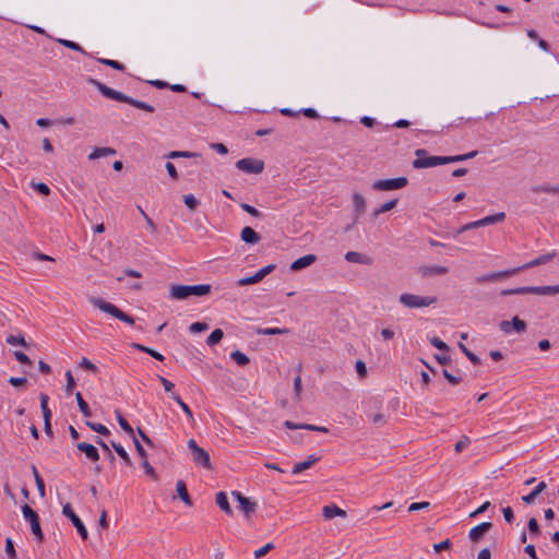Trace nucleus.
I'll use <instances>...</instances> for the list:
<instances>
[{
  "instance_id": "obj_1",
  "label": "nucleus",
  "mask_w": 559,
  "mask_h": 559,
  "mask_svg": "<svg viewBox=\"0 0 559 559\" xmlns=\"http://www.w3.org/2000/svg\"><path fill=\"white\" fill-rule=\"evenodd\" d=\"M88 82L92 85H94L107 98L129 104V105H131L138 109L144 110L146 112H154V110H155V108L152 105H150L145 102H142V100L134 99L130 96H127L123 93L118 92L95 79H90Z\"/></svg>"
},
{
  "instance_id": "obj_2",
  "label": "nucleus",
  "mask_w": 559,
  "mask_h": 559,
  "mask_svg": "<svg viewBox=\"0 0 559 559\" xmlns=\"http://www.w3.org/2000/svg\"><path fill=\"white\" fill-rule=\"evenodd\" d=\"M212 286L210 284L200 285H174L170 288V297L174 299L182 300L190 296H206L211 293Z\"/></svg>"
},
{
  "instance_id": "obj_3",
  "label": "nucleus",
  "mask_w": 559,
  "mask_h": 559,
  "mask_svg": "<svg viewBox=\"0 0 559 559\" xmlns=\"http://www.w3.org/2000/svg\"><path fill=\"white\" fill-rule=\"evenodd\" d=\"M90 302L97 309H99L100 311L105 312V313H108L110 316H112L114 318L127 323V324H130V325H133L134 324V319L129 316L128 313L123 312L122 310H120L117 306H115L114 304L111 302H108L99 297H91L90 298Z\"/></svg>"
},
{
  "instance_id": "obj_4",
  "label": "nucleus",
  "mask_w": 559,
  "mask_h": 559,
  "mask_svg": "<svg viewBox=\"0 0 559 559\" xmlns=\"http://www.w3.org/2000/svg\"><path fill=\"white\" fill-rule=\"evenodd\" d=\"M438 301L436 296H418L404 293L400 296V302L409 309L424 308L435 305Z\"/></svg>"
},
{
  "instance_id": "obj_5",
  "label": "nucleus",
  "mask_w": 559,
  "mask_h": 559,
  "mask_svg": "<svg viewBox=\"0 0 559 559\" xmlns=\"http://www.w3.org/2000/svg\"><path fill=\"white\" fill-rule=\"evenodd\" d=\"M415 155L416 159L413 162V167L416 169L444 165V156H429L424 148L416 150Z\"/></svg>"
},
{
  "instance_id": "obj_6",
  "label": "nucleus",
  "mask_w": 559,
  "mask_h": 559,
  "mask_svg": "<svg viewBox=\"0 0 559 559\" xmlns=\"http://www.w3.org/2000/svg\"><path fill=\"white\" fill-rule=\"evenodd\" d=\"M188 448L191 450L192 460L195 465L202 466L206 469L213 468L209 452L199 447L194 439H190L188 441Z\"/></svg>"
},
{
  "instance_id": "obj_7",
  "label": "nucleus",
  "mask_w": 559,
  "mask_h": 559,
  "mask_svg": "<svg viewBox=\"0 0 559 559\" xmlns=\"http://www.w3.org/2000/svg\"><path fill=\"white\" fill-rule=\"evenodd\" d=\"M22 513H23V516L27 521H29L32 533L35 535L36 539L39 543H41L44 540V534L40 528L38 514L28 504H24L22 507Z\"/></svg>"
},
{
  "instance_id": "obj_8",
  "label": "nucleus",
  "mask_w": 559,
  "mask_h": 559,
  "mask_svg": "<svg viewBox=\"0 0 559 559\" xmlns=\"http://www.w3.org/2000/svg\"><path fill=\"white\" fill-rule=\"evenodd\" d=\"M406 177H397L393 179H382L373 182L372 188L378 191H389L402 189L407 185Z\"/></svg>"
},
{
  "instance_id": "obj_9",
  "label": "nucleus",
  "mask_w": 559,
  "mask_h": 559,
  "mask_svg": "<svg viewBox=\"0 0 559 559\" xmlns=\"http://www.w3.org/2000/svg\"><path fill=\"white\" fill-rule=\"evenodd\" d=\"M236 167L248 174H261L264 169V162L257 158H242L236 163Z\"/></svg>"
},
{
  "instance_id": "obj_10",
  "label": "nucleus",
  "mask_w": 559,
  "mask_h": 559,
  "mask_svg": "<svg viewBox=\"0 0 559 559\" xmlns=\"http://www.w3.org/2000/svg\"><path fill=\"white\" fill-rule=\"evenodd\" d=\"M62 514L70 519L72 524L75 526L78 533L82 537V539H87L88 533L84 525V523L81 521V519L74 513L72 507L70 503H66L62 508Z\"/></svg>"
},
{
  "instance_id": "obj_11",
  "label": "nucleus",
  "mask_w": 559,
  "mask_h": 559,
  "mask_svg": "<svg viewBox=\"0 0 559 559\" xmlns=\"http://www.w3.org/2000/svg\"><path fill=\"white\" fill-rule=\"evenodd\" d=\"M518 273H519V269H509V270L492 272V273L477 276L475 278V282L477 284H484L487 282H493V281L500 280V278L509 277V276L515 275Z\"/></svg>"
},
{
  "instance_id": "obj_12",
  "label": "nucleus",
  "mask_w": 559,
  "mask_h": 559,
  "mask_svg": "<svg viewBox=\"0 0 559 559\" xmlns=\"http://www.w3.org/2000/svg\"><path fill=\"white\" fill-rule=\"evenodd\" d=\"M275 269L274 264H269L259 270L252 276L243 277L238 281L239 286L253 285L261 282L266 275H269Z\"/></svg>"
},
{
  "instance_id": "obj_13",
  "label": "nucleus",
  "mask_w": 559,
  "mask_h": 559,
  "mask_svg": "<svg viewBox=\"0 0 559 559\" xmlns=\"http://www.w3.org/2000/svg\"><path fill=\"white\" fill-rule=\"evenodd\" d=\"M491 527H492L491 522H483L469 531L468 537L472 542L477 543L483 538V536L487 532H489L491 530Z\"/></svg>"
},
{
  "instance_id": "obj_14",
  "label": "nucleus",
  "mask_w": 559,
  "mask_h": 559,
  "mask_svg": "<svg viewBox=\"0 0 559 559\" xmlns=\"http://www.w3.org/2000/svg\"><path fill=\"white\" fill-rule=\"evenodd\" d=\"M555 257H556V251H552V252H549L546 254H542V255L537 257L536 259L523 264L522 266H519L518 267L519 272L521 270H526V269L535 267V266H538L542 264H546V263L550 262Z\"/></svg>"
},
{
  "instance_id": "obj_15",
  "label": "nucleus",
  "mask_w": 559,
  "mask_h": 559,
  "mask_svg": "<svg viewBox=\"0 0 559 559\" xmlns=\"http://www.w3.org/2000/svg\"><path fill=\"white\" fill-rule=\"evenodd\" d=\"M316 260H317V257L314 254H312V253L306 254V255L295 260L290 264V270L294 272L300 271V270L313 264L316 262Z\"/></svg>"
},
{
  "instance_id": "obj_16",
  "label": "nucleus",
  "mask_w": 559,
  "mask_h": 559,
  "mask_svg": "<svg viewBox=\"0 0 559 559\" xmlns=\"http://www.w3.org/2000/svg\"><path fill=\"white\" fill-rule=\"evenodd\" d=\"M76 448L85 454V456L92 461L97 462L99 460V453L93 444L86 442H80L76 444Z\"/></svg>"
},
{
  "instance_id": "obj_17",
  "label": "nucleus",
  "mask_w": 559,
  "mask_h": 559,
  "mask_svg": "<svg viewBox=\"0 0 559 559\" xmlns=\"http://www.w3.org/2000/svg\"><path fill=\"white\" fill-rule=\"evenodd\" d=\"M284 426L287 428V429H306V430H311V431H320V432H328L329 429L326 427H323V426H316V425H311V424H295L290 420H286L284 423Z\"/></svg>"
},
{
  "instance_id": "obj_18",
  "label": "nucleus",
  "mask_w": 559,
  "mask_h": 559,
  "mask_svg": "<svg viewBox=\"0 0 559 559\" xmlns=\"http://www.w3.org/2000/svg\"><path fill=\"white\" fill-rule=\"evenodd\" d=\"M240 238L242 241L250 245H255L261 240V236L249 226L242 228Z\"/></svg>"
},
{
  "instance_id": "obj_19",
  "label": "nucleus",
  "mask_w": 559,
  "mask_h": 559,
  "mask_svg": "<svg viewBox=\"0 0 559 559\" xmlns=\"http://www.w3.org/2000/svg\"><path fill=\"white\" fill-rule=\"evenodd\" d=\"M353 204H354V212H355V218H358L366 212L367 203L366 199L362 194L355 192L353 194Z\"/></svg>"
},
{
  "instance_id": "obj_20",
  "label": "nucleus",
  "mask_w": 559,
  "mask_h": 559,
  "mask_svg": "<svg viewBox=\"0 0 559 559\" xmlns=\"http://www.w3.org/2000/svg\"><path fill=\"white\" fill-rule=\"evenodd\" d=\"M322 514L325 520H332L335 516L345 518L346 511L337 507L336 504L324 506L322 509Z\"/></svg>"
},
{
  "instance_id": "obj_21",
  "label": "nucleus",
  "mask_w": 559,
  "mask_h": 559,
  "mask_svg": "<svg viewBox=\"0 0 559 559\" xmlns=\"http://www.w3.org/2000/svg\"><path fill=\"white\" fill-rule=\"evenodd\" d=\"M320 459L313 454L308 456L305 462L296 463L293 467V474H299L310 467H312Z\"/></svg>"
},
{
  "instance_id": "obj_22",
  "label": "nucleus",
  "mask_w": 559,
  "mask_h": 559,
  "mask_svg": "<svg viewBox=\"0 0 559 559\" xmlns=\"http://www.w3.org/2000/svg\"><path fill=\"white\" fill-rule=\"evenodd\" d=\"M448 272L449 267L443 265H428L421 269L423 276L444 275Z\"/></svg>"
},
{
  "instance_id": "obj_23",
  "label": "nucleus",
  "mask_w": 559,
  "mask_h": 559,
  "mask_svg": "<svg viewBox=\"0 0 559 559\" xmlns=\"http://www.w3.org/2000/svg\"><path fill=\"white\" fill-rule=\"evenodd\" d=\"M547 485L545 481H540L528 495L522 497V501L526 504H532L538 495H540Z\"/></svg>"
},
{
  "instance_id": "obj_24",
  "label": "nucleus",
  "mask_w": 559,
  "mask_h": 559,
  "mask_svg": "<svg viewBox=\"0 0 559 559\" xmlns=\"http://www.w3.org/2000/svg\"><path fill=\"white\" fill-rule=\"evenodd\" d=\"M176 491L179 496V498L187 504V506H192V500H191V497L187 490V486H186V483L183 480H178L176 483Z\"/></svg>"
},
{
  "instance_id": "obj_25",
  "label": "nucleus",
  "mask_w": 559,
  "mask_h": 559,
  "mask_svg": "<svg viewBox=\"0 0 559 559\" xmlns=\"http://www.w3.org/2000/svg\"><path fill=\"white\" fill-rule=\"evenodd\" d=\"M345 259H346V261L352 262V263H362V264L371 263V259L369 257L364 255L356 251H348L345 254Z\"/></svg>"
},
{
  "instance_id": "obj_26",
  "label": "nucleus",
  "mask_w": 559,
  "mask_h": 559,
  "mask_svg": "<svg viewBox=\"0 0 559 559\" xmlns=\"http://www.w3.org/2000/svg\"><path fill=\"white\" fill-rule=\"evenodd\" d=\"M536 286H523L512 289H503L501 290L502 296H510V295H526V294H535L536 293Z\"/></svg>"
},
{
  "instance_id": "obj_27",
  "label": "nucleus",
  "mask_w": 559,
  "mask_h": 559,
  "mask_svg": "<svg viewBox=\"0 0 559 559\" xmlns=\"http://www.w3.org/2000/svg\"><path fill=\"white\" fill-rule=\"evenodd\" d=\"M239 509L245 513L246 518H250V515L257 510V503L246 497L240 500Z\"/></svg>"
},
{
  "instance_id": "obj_28",
  "label": "nucleus",
  "mask_w": 559,
  "mask_h": 559,
  "mask_svg": "<svg viewBox=\"0 0 559 559\" xmlns=\"http://www.w3.org/2000/svg\"><path fill=\"white\" fill-rule=\"evenodd\" d=\"M216 503L226 514H233V510L228 502L227 495L224 491H219L216 495Z\"/></svg>"
},
{
  "instance_id": "obj_29",
  "label": "nucleus",
  "mask_w": 559,
  "mask_h": 559,
  "mask_svg": "<svg viewBox=\"0 0 559 559\" xmlns=\"http://www.w3.org/2000/svg\"><path fill=\"white\" fill-rule=\"evenodd\" d=\"M532 191L535 193L559 194V185H537L532 187Z\"/></svg>"
},
{
  "instance_id": "obj_30",
  "label": "nucleus",
  "mask_w": 559,
  "mask_h": 559,
  "mask_svg": "<svg viewBox=\"0 0 559 559\" xmlns=\"http://www.w3.org/2000/svg\"><path fill=\"white\" fill-rule=\"evenodd\" d=\"M115 154H116V150H114L111 147H97L88 155V158L97 159L100 157H106V156H110V155H115Z\"/></svg>"
},
{
  "instance_id": "obj_31",
  "label": "nucleus",
  "mask_w": 559,
  "mask_h": 559,
  "mask_svg": "<svg viewBox=\"0 0 559 559\" xmlns=\"http://www.w3.org/2000/svg\"><path fill=\"white\" fill-rule=\"evenodd\" d=\"M506 218V214L503 212H500V213H496L493 215H489V216H486L481 219H479L480 222V226H487V225H491V224H497V223H501L503 222Z\"/></svg>"
},
{
  "instance_id": "obj_32",
  "label": "nucleus",
  "mask_w": 559,
  "mask_h": 559,
  "mask_svg": "<svg viewBox=\"0 0 559 559\" xmlns=\"http://www.w3.org/2000/svg\"><path fill=\"white\" fill-rule=\"evenodd\" d=\"M131 346L140 352H143V353H146L148 355H151L153 358L159 360V361H163L165 359V357L159 354L158 352L150 348V347H146L142 344H139V343H132Z\"/></svg>"
},
{
  "instance_id": "obj_33",
  "label": "nucleus",
  "mask_w": 559,
  "mask_h": 559,
  "mask_svg": "<svg viewBox=\"0 0 559 559\" xmlns=\"http://www.w3.org/2000/svg\"><path fill=\"white\" fill-rule=\"evenodd\" d=\"M397 199H392L383 204H381L378 209H374L372 215L374 218H377L380 214L389 212L393 210L397 204Z\"/></svg>"
},
{
  "instance_id": "obj_34",
  "label": "nucleus",
  "mask_w": 559,
  "mask_h": 559,
  "mask_svg": "<svg viewBox=\"0 0 559 559\" xmlns=\"http://www.w3.org/2000/svg\"><path fill=\"white\" fill-rule=\"evenodd\" d=\"M111 447L128 466H132L131 457L121 444L111 441Z\"/></svg>"
},
{
  "instance_id": "obj_35",
  "label": "nucleus",
  "mask_w": 559,
  "mask_h": 559,
  "mask_svg": "<svg viewBox=\"0 0 559 559\" xmlns=\"http://www.w3.org/2000/svg\"><path fill=\"white\" fill-rule=\"evenodd\" d=\"M75 399L78 402V406H79L81 413L83 414V416L91 417L92 416L91 408H90L88 404L84 401V399L82 397V394L80 392H78L75 394Z\"/></svg>"
},
{
  "instance_id": "obj_36",
  "label": "nucleus",
  "mask_w": 559,
  "mask_h": 559,
  "mask_svg": "<svg viewBox=\"0 0 559 559\" xmlns=\"http://www.w3.org/2000/svg\"><path fill=\"white\" fill-rule=\"evenodd\" d=\"M224 337V332L222 329H215L207 337L206 344L209 346H214L218 344Z\"/></svg>"
},
{
  "instance_id": "obj_37",
  "label": "nucleus",
  "mask_w": 559,
  "mask_h": 559,
  "mask_svg": "<svg viewBox=\"0 0 559 559\" xmlns=\"http://www.w3.org/2000/svg\"><path fill=\"white\" fill-rule=\"evenodd\" d=\"M49 397L47 394H40V408L43 412L44 420L51 419V411L48 407Z\"/></svg>"
},
{
  "instance_id": "obj_38",
  "label": "nucleus",
  "mask_w": 559,
  "mask_h": 559,
  "mask_svg": "<svg viewBox=\"0 0 559 559\" xmlns=\"http://www.w3.org/2000/svg\"><path fill=\"white\" fill-rule=\"evenodd\" d=\"M230 357L239 366H246L250 362L249 357L240 350L233 352Z\"/></svg>"
},
{
  "instance_id": "obj_39",
  "label": "nucleus",
  "mask_w": 559,
  "mask_h": 559,
  "mask_svg": "<svg viewBox=\"0 0 559 559\" xmlns=\"http://www.w3.org/2000/svg\"><path fill=\"white\" fill-rule=\"evenodd\" d=\"M116 415H117V420H118L121 429L124 432H127L131 438L134 437V430L130 426V424L127 421V419L119 412H116Z\"/></svg>"
},
{
  "instance_id": "obj_40",
  "label": "nucleus",
  "mask_w": 559,
  "mask_h": 559,
  "mask_svg": "<svg viewBox=\"0 0 559 559\" xmlns=\"http://www.w3.org/2000/svg\"><path fill=\"white\" fill-rule=\"evenodd\" d=\"M259 335H278V334H287L289 333L288 329H278V328H264L259 329L257 331Z\"/></svg>"
},
{
  "instance_id": "obj_41",
  "label": "nucleus",
  "mask_w": 559,
  "mask_h": 559,
  "mask_svg": "<svg viewBox=\"0 0 559 559\" xmlns=\"http://www.w3.org/2000/svg\"><path fill=\"white\" fill-rule=\"evenodd\" d=\"M536 293L537 295H555L559 294V285L554 286H536Z\"/></svg>"
},
{
  "instance_id": "obj_42",
  "label": "nucleus",
  "mask_w": 559,
  "mask_h": 559,
  "mask_svg": "<svg viewBox=\"0 0 559 559\" xmlns=\"http://www.w3.org/2000/svg\"><path fill=\"white\" fill-rule=\"evenodd\" d=\"M171 397L174 399V401L180 406V408L187 414V416L189 417L190 420H193V415H192V412L190 409V407L188 406V404H186L181 397L176 394V393H173Z\"/></svg>"
},
{
  "instance_id": "obj_43",
  "label": "nucleus",
  "mask_w": 559,
  "mask_h": 559,
  "mask_svg": "<svg viewBox=\"0 0 559 559\" xmlns=\"http://www.w3.org/2000/svg\"><path fill=\"white\" fill-rule=\"evenodd\" d=\"M85 424L92 430H94L95 432H98L99 435L108 436L110 433L109 429L103 424H96V423H92V421H86Z\"/></svg>"
},
{
  "instance_id": "obj_44",
  "label": "nucleus",
  "mask_w": 559,
  "mask_h": 559,
  "mask_svg": "<svg viewBox=\"0 0 559 559\" xmlns=\"http://www.w3.org/2000/svg\"><path fill=\"white\" fill-rule=\"evenodd\" d=\"M97 61L99 63H103L105 66H108V67L119 70V71H123L126 69V67L122 63H120L116 60L98 58Z\"/></svg>"
},
{
  "instance_id": "obj_45",
  "label": "nucleus",
  "mask_w": 559,
  "mask_h": 559,
  "mask_svg": "<svg viewBox=\"0 0 559 559\" xmlns=\"http://www.w3.org/2000/svg\"><path fill=\"white\" fill-rule=\"evenodd\" d=\"M79 366L85 370L93 372V373L98 372V367L95 364H93L90 359H87L86 357H83L81 359V361L79 362Z\"/></svg>"
},
{
  "instance_id": "obj_46",
  "label": "nucleus",
  "mask_w": 559,
  "mask_h": 559,
  "mask_svg": "<svg viewBox=\"0 0 559 559\" xmlns=\"http://www.w3.org/2000/svg\"><path fill=\"white\" fill-rule=\"evenodd\" d=\"M471 444V439L467 436H462L461 439L455 443L454 450L456 453H461Z\"/></svg>"
},
{
  "instance_id": "obj_47",
  "label": "nucleus",
  "mask_w": 559,
  "mask_h": 559,
  "mask_svg": "<svg viewBox=\"0 0 559 559\" xmlns=\"http://www.w3.org/2000/svg\"><path fill=\"white\" fill-rule=\"evenodd\" d=\"M514 329L516 332L522 333L526 330V323L519 317H514L511 320V330Z\"/></svg>"
},
{
  "instance_id": "obj_48",
  "label": "nucleus",
  "mask_w": 559,
  "mask_h": 559,
  "mask_svg": "<svg viewBox=\"0 0 559 559\" xmlns=\"http://www.w3.org/2000/svg\"><path fill=\"white\" fill-rule=\"evenodd\" d=\"M460 348L465 354V356L471 360L472 364H474V365L480 364V359L478 358V356H476L474 353H472L464 344L460 343Z\"/></svg>"
},
{
  "instance_id": "obj_49",
  "label": "nucleus",
  "mask_w": 559,
  "mask_h": 559,
  "mask_svg": "<svg viewBox=\"0 0 559 559\" xmlns=\"http://www.w3.org/2000/svg\"><path fill=\"white\" fill-rule=\"evenodd\" d=\"M275 548L273 543H267L263 547L259 548L254 551V558L259 559L269 554L271 550Z\"/></svg>"
},
{
  "instance_id": "obj_50",
  "label": "nucleus",
  "mask_w": 559,
  "mask_h": 559,
  "mask_svg": "<svg viewBox=\"0 0 559 559\" xmlns=\"http://www.w3.org/2000/svg\"><path fill=\"white\" fill-rule=\"evenodd\" d=\"M183 202L190 211H194L199 205V201L192 194L185 195Z\"/></svg>"
},
{
  "instance_id": "obj_51",
  "label": "nucleus",
  "mask_w": 559,
  "mask_h": 559,
  "mask_svg": "<svg viewBox=\"0 0 559 559\" xmlns=\"http://www.w3.org/2000/svg\"><path fill=\"white\" fill-rule=\"evenodd\" d=\"M142 466L145 471V474L148 475L153 480H157L158 476L154 469V467L148 463V461L145 459L142 462Z\"/></svg>"
},
{
  "instance_id": "obj_52",
  "label": "nucleus",
  "mask_w": 559,
  "mask_h": 559,
  "mask_svg": "<svg viewBox=\"0 0 559 559\" xmlns=\"http://www.w3.org/2000/svg\"><path fill=\"white\" fill-rule=\"evenodd\" d=\"M209 329V324L205 322H194L189 326L191 333H201Z\"/></svg>"
},
{
  "instance_id": "obj_53",
  "label": "nucleus",
  "mask_w": 559,
  "mask_h": 559,
  "mask_svg": "<svg viewBox=\"0 0 559 559\" xmlns=\"http://www.w3.org/2000/svg\"><path fill=\"white\" fill-rule=\"evenodd\" d=\"M32 187L43 195L50 194V188L44 182H32Z\"/></svg>"
},
{
  "instance_id": "obj_54",
  "label": "nucleus",
  "mask_w": 559,
  "mask_h": 559,
  "mask_svg": "<svg viewBox=\"0 0 559 559\" xmlns=\"http://www.w3.org/2000/svg\"><path fill=\"white\" fill-rule=\"evenodd\" d=\"M7 343L10 344V345H23V346H27L26 345V342H25V338L20 335V336H15V335H9L7 337Z\"/></svg>"
},
{
  "instance_id": "obj_55",
  "label": "nucleus",
  "mask_w": 559,
  "mask_h": 559,
  "mask_svg": "<svg viewBox=\"0 0 559 559\" xmlns=\"http://www.w3.org/2000/svg\"><path fill=\"white\" fill-rule=\"evenodd\" d=\"M5 552L10 557V559H16V551L14 549V545L11 538L5 539Z\"/></svg>"
},
{
  "instance_id": "obj_56",
  "label": "nucleus",
  "mask_w": 559,
  "mask_h": 559,
  "mask_svg": "<svg viewBox=\"0 0 559 559\" xmlns=\"http://www.w3.org/2000/svg\"><path fill=\"white\" fill-rule=\"evenodd\" d=\"M66 378H67V385H66V391L68 394L72 393L74 386H75V382H74V378L72 376V372L70 370H68L66 372Z\"/></svg>"
},
{
  "instance_id": "obj_57",
  "label": "nucleus",
  "mask_w": 559,
  "mask_h": 559,
  "mask_svg": "<svg viewBox=\"0 0 559 559\" xmlns=\"http://www.w3.org/2000/svg\"><path fill=\"white\" fill-rule=\"evenodd\" d=\"M430 344L440 350H445V352L449 350V346L443 341H441L439 337H436V336L431 337Z\"/></svg>"
},
{
  "instance_id": "obj_58",
  "label": "nucleus",
  "mask_w": 559,
  "mask_h": 559,
  "mask_svg": "<svg viewBox=\"0 0 559 559\" xmlns=\"http://www.w3.org/2000/svg\"><path fill=\"white\" fill-rule=\"evenodd\" d=\"M240 206H241V209L243 211H246L247 213H249L250 215H252L254 217H261L262 216V213L259 210H257L254 206L250 205V204L242 203Z\"/></svg>"
},
{
  "instance_id": "obj_59",
  "label": "nucleus",
  "mask_w": 559,
  "mask_h": 559,
  "mask_svg": "<svg viewBox=\"0 0 559 559\" xmlns=\"http://www.w3.org/2000/svg\"><path fill=\"white\" fill-rule=\"evenodd\" d=\"M132 440H133V443H134V448L139 454V456L143 460L146 459L147 454H146V451L144 450V448L142 447V444L140 443V441L134 437H132Z\"/></svg>"
},
{
  "instance_id": "obj_60",
  "label": "nucleus",
  "mask_w": 559,
  "mask_h": 559,
  "mask_svg": "<svg viewBox=\"0 0 559 559\" xmlns=\"http://www.w3.org/2000/svg\"><path fill=\"white\" fill-rule=\"evenodd\" d=\"M355 366H356V371H357L358 376L360 378H366V376H367L366 364L362 360L359 359V360L356 361Z\"/></svg>"
},
{
  "instance_id": "obj_61",
  "label": "nucleus",
  "mask_w": 559,
  "mask_h": 559,
  "mask_svg": "<svg viewBox=\"0 0 559 559\" xmlns=\"http://www.w3.org/2000/svg\"><path fill=\"white\" fill-rule=\"evenodd\" d=\"M527 526H528L531 534L538 535L540 533L539 525H538L536 519H534V518L530 519Z\"/></svg>"
},
{
  "instance_id": "obj_62",
  "label": "nucleus",
  "mask_w": 559,
  "mask_h": 559,
  "mask_svg": "<svg viewBox=\"0 0 559 559\" xmlns=\"http://www.w3.org/2000/svg\"><path fill=\"white\" fill-rule=\"evenodd\" d=\"M429 506H430V503H429L428 501H423V502H413V503L408 507V511H409V512H413V511H418V510L427 509Z\"/></svg>"
},
{
  "instance_id": "obj_63",
  "label": "nucleus",
  "mask_w": 559,
  "mask_h": 559,
  "mask_svg": "<svg viewBox=\"0 0 559 559\" xmlns=\"http://www.w3.org/2000/svg\"><path fill=\"white\" fill-rule=\"evenodd\" d=\"M59 41L67 48H70L75 51H83V48L78 43L67 40V39H60Z\"/></svg>"
},
{
  "instance_id": "obj_64",
  "label": "nucleus",
  "mask_w": 559,
  "mask_h": 559,
  "mask_svg": "<svg viewBox=\"0 0 559 559\" xmlns=\"http://www.w3.org/2000/svg\"><path fill=\"white\" fill-rule=\"evenodd\" d=\"M14 356H15L16 360L20 361L21 364L32 365V360L23 352L16 350V352H14Z\"/></svg>"
}]
</instances>
